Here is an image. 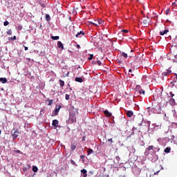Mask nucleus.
Wrapping results in <instances>:
<instances>
[{
	"label": "nucleus",
	"instance_id": "40",
	"mask_svg": "<svg viewBox=\"0 0 177 177\" xmlns=\"http://www.w3.org/2000/svg\"><path fill=\"white\" fill-rule=\"evenodd\" d=\"M80 158H81L82 160H84V158H85V156L81 155V156H80Z\"/></svg>",
	"mask_w": 177,
	"mask_h": 177
},
{
	"label": "nucleus",
	"instance_id": "38",
	"mask_svg": "<svg viewBox=\"0 0 177 177\" xmlns=\"http://www.w3.org/2000/svg\"><path fill=\"white\" fill-rule=\"evenodd\" d=\"M16 39V36H14L13 37H11L12 41H15Z\"/></svg>",
	"mask_w": 177,
	"mask_h": 177
},
{
	"label": "nucleus",
	"instance_id": "20",
	"mask_svg": "<svg viewBox=\"0 0 177 177\" xmlns=\"http://www.w3.org/2000/svg\"><path fill=\"white\" fill-rule=\"evenodd\" d=\"M45 19H46V21H50V15H49L48 14H46Z\"/></svg>",
	"mask_w": 177,
	"mask_h": 177
},
{
	"label": "nucleus",
	"instance_id": "9",
	"mask_svg": "<svg viewBox=\"0 0 177 177\" xmlns=\"http://www.w3.org/2000/svg\"><path fill=\"white\" fill-rule=\"evenodd\" d=\"M52 125H53V127H59V120H53Z\"/></svg>",
	"mask_w": 177,
	"mask_h": 177
},
{
	"label": "nucleus",
	"instance_id": "26",
	"mask_svg": "<svg viewBox=\"0 0 177 177\" xmlns=\"http://www.w3.org/2000/svg\"><path fill=\"white\" fill-rule=\"evenodd\" d=\"M91 24H93L94 26H96L97 27L99 26V24H97V21H95V22H91Z\"/></svg>",
	"mask_w": 177,
	"mask_h": 177
},
{
	"label": "nucleus",
	"instance_id": "46",
	"mask_svg": "<svg viewBox=\"0 0 177 177\" xmlns=\"http://www.w3.org/2000/svg\"><path fill=\"white\" fill-rule=\"evenodd\" d=\"M16 151V153H21L20 150H17V151Z\"/></svg>",
	"mask_w": 177,
	"mask_h": 177
},
{
	"label": "nucleus",
	"instance_id": "41",
	"mask_svg": "<svg viewBox=\"0 0 177 177\" xmlns=\"http://www.w3.org/2000/svg\"><path fill=\"white\" fill-rule=\"evenodd\" d=\"M77 49H81V46H80V44H77Z\"/></svg>",
	"mask_w": 177,
	"mask_h": 177
},
{
	"label": "nucleus",
	"instance_id": "37",
	"mask_svg": "<svg viewBox=\"0 0 177 177\" xmlns=\"http://www.w3.org/2000/svg\"><path fill=\"white\" fill-rule=\"evenodd\" d=\"M17 28L20 31V30H22L23 28L21 26H19L17 27Z\"/></svg>",
	"mask_w": 177,
	"mask_h": 177
},
{
	"label": "nucleus",
	"instance_id": "43",
	"mask_svg": "<svg viewBox=\"0 0 177 177\" xmlns=\"http://www.w3.org/2000/svg\"><path fill=\"white\" fill-rule=\"evenodd\" d=\"M52 103H53V100H50V102H49V104H48L50 106V104H52Z\"/></svg>",
	"mask_w": 177,
	"mask_h": 177
},
{
	"label": "nucleus",
	"instance_id": "16",
	"mask_svg": "<svg viewBox=\"0 0 177 177\" xmlns=\"http://www.w3.org/2000/svg\"><path fill=\"white\" fill-rule=\"evenodd\" d=\"M104 114L106 115V117H111V113L109 112V111H104Z\"/></svg>",
	"mask_w": 177,
	"mask_h": 177
},
{
	"label": "nucleus",
	"instance_id": "50",
	"mask_svg": "<svg viewBox=\"0 0 177 177\" xmlns=\"http://www.w3.org/2000/svg\"><path fill=\"white\" fill-rule=\"evenodd\" d=\"M172 139V140H174V139H175V136H173V138H171Z\"/></svg>",
	"mask_w": 177,
	"mask_h": 177
},
{
	"label": "nucleus",
	"instance_id": "44",
	"mask_svg": "<svg viewBox=\"0 0 177 177\" xmlns=\"http://www.w3.org/2000/svg\"><path fill=\"white\" fill-rule=\"evenodd\" d=\"M115 159L117 160V161H119V160H120V156H116V157H115Z\"/></svg>",
	"mask_w": 177,
	"mask_h": 177
},
{
	"label": "nucleus",
	"instance_id": "1",
	"mask_svg": "<svg viewBox=\"0 0 177 177\" xmlns=\"http://www.w3.org/2000/svg\"><path fill=\"white\" fill-rule=\"evenodd\" d=\"M77 115H78V109L71 106L69 109V120L72 123L77 122Z\"/></svg>",
	"mask_w": 177,
	"mask_h": 177
},
{
	"label": "nucleus",
	"instance_id": "17",
	"mask_svg": "<svg viewBox=\"0 0 177 177\" xmlns=\"http://www.w3.org/2000/svg\"><path fill=\"white\" fill-rule=\"evenodd\" d=\"M75 81H76V82H84V80L82 77H76L75 79Z\"/></svg>",
	"mask_w": 177,
	"mask_h": 177
},
{
	"label": "nucleus",
	"instance_id": "28",
	"mask_svg": "<svg viewBox=\"0 0 177 177\" xmlns=\"http://www.w3.org/2000/svg\"><path fill=\"white\" fill-rule=\"evenodd\" d=\"M172 6H173L174 8H175L176 6H177V0H176L175 2H174V3H172Z\"/></svg>",
	"mask_w": 177,
	"mask_h": 177
},
{
	"label": "nucleus",
	"instance_id": "42",
	"mask_svg": "<svg viewBox=\"0 0 177 177\" xmlns=\"http://www.w3.org/2000/svg\"><path fill=\"white\" fill-rule=\"evenodd\" d=\"M173 127H174L175 128H177V124L176 123H173Z\"/></svg>",
	"mask_w": 177,
	"mask_h": 177
},
{
	"label": "nucleus",
	"instance_id": "15",
	"mask_svg": "<svg viewBox=\"0 0 177 177\" xmlns=\"http://www.w3.org/2000/svg\"><path fill=\"white\" fill-rule=\"evenodd\" d=\"M75 149H77V144H71V149L72 151H74V150H75Z\"/></svg>",
	"mask_w": 177,
	"mask_h": 177
},
{
	"label": "nucleus",
	"instance_id": "18",
	"mask_svg": "<svg viewBox=\"0 0 177 177\" xmlns=\"http://www.w3.org/2000/svg\"><path fill=\"white\" fill-rule=\"evenodd\" d=\"M167 32H169V30L166 29L164 31L160 32V35H165V34H167Z\"/></svg>",
	"mask_w": 177,
	"mask_h": 177
},
{
	"label": "nucleus",
	"instance_id": "22",
	"mask_svg": "<svg viewBox=\"0 0 177 177\" xmlns=\"http://www.w3.org/2000/svg\"><path fill=\"white\" fill-rule=\"evenodd\" d=\"M170 152H171V148H170V147H166V148L165 149V153H170Z\"/></svg>",
	"mask_w": 177,
	"mask_h": 177
},
{
	"label": "nucleus",
	"instance_id": "29",
	"mask_svg": "<svg viewBox=\"0 0 177 177\" xmlns=\"http://www.w3.org/2000/svg\"><path fill=\"white\" fill-rule=\"evenodd\" d=\"M97 21L98 26H100V24L103 23V21H102L101 19H98Z\"/></svg>",
	"mask_w": 177,
	"mask_h": 177
},
{
	"label": "nucleus",
	"instance_id": "3",
	"mask_svg": "<svg viewBox=\"0 0 177 177\" xmlns=\"http://www.w3.org/2000/svg\"><path fill=\"white\" fill-rule=\"evenodd\" d=\"M131 64L136 67H139L142 64V58L140 57H134V61L131 62Z\"/></svg>",
	"mask_w": 177,
	"mask_h": 177
},
{
	"label": "nucleus",
	"instance_id": "27",
	"mask_svg": "<svg viewBox=\"0 0 177 177\" xmlns=\"http://www.w3.org/2000/svg\"><path fill=\"white\" fill-rule=\"evenodd\" d=\"M65 99H66V100H70V95L66 94Z\"/></svg>",
	"mask_w": 177,
	"mask_h": 177
},
{
	"label": "nucleus",
	"instance_id": "52",
	"mask_svg": "<svg viewBox=\"0 0 177 177\" xmlns=\"http://www.w3.org/2000/svg\"><path fill=\"white\" fill-rule=\"evenodd\" d=\"M131 52H133V50H131Z\"/></svg>",
	"mask_w": 177,
	"mask_h": 177
},
{
	"label": "nucleus",
	"instance_id": "35",
	"mask_svg": "<svg viewBox=\"0 0 177 177\" xmlns=\"http://www.w3.org/2000/svg\"><path fill=\"white\" fill-rule=\"evenodd\" d=\"M108 142H110L111 143H113V138L108 139Z\"/></svg>",
	"mask_w": 177,
	"mask_h": 177
},
{
	"label": "nucleus",
	"instance_id": "49",
	"mask_svg": "<svg viewBox=\"0 0 177 177\" xmlns=\"http://www.w3.org/2000/svg\"><path fill=\"white\" fill-rule=\"evenodd\" d=\"M156 109H160V106H156Z\"/></svg>",
	"mask_w": 177,
	"mask_h": 177
},
{
	"label": "nucleus",
	"instance_id": "12",
	"mask_svg": "<svg viewBox=\"0 0 177 177\" xmlns=\"http://www.w3.org/2000/svg\"><path fill=\"white\" fill-rule=\"evenodd\" d=\"M81 35H85V32L80 31V32H77V34H76L75 37H76V38H81Z\"/></svg>",
	"mask_w": 177,
	"mask_h": 177
},
{
	"label": "nucleus",
	"instance_id": "13",
	"mask_svg": "<svg viewBox=\"0 0 177 177\" xmlns=\"http://www.w3.org/2000/svg\"><path fill=\"white\" fill-rule=\"evenodd\" d=\"M0 82H1V84H6L8 79H6V77H0Z\"/></svg>",
	"mask_w": 177,
	"mask_h": 177
},
{
	"label": "nucleus",
	"instance_id": "7",
	"mask_svg": "<svg viewBox=\"0 0 177 177\" xmlns=\"http://www.w3.org/2000/svg\"><path fill=\"white\" fill-rule=\"evenodd\" d=\"M61 109H62V106H60V105H58L55 107V109L54 110L55 115H57V114L59 113V111H60Z\"/></svg>",
	"mask_w": 177,
	"mask_h": 177
},
{
	"label": "nucleus",
	"instance_id": "5",
	"mask_svg": "<svg viewBox=\"0 0 177 177\" xmlns=\"http://www.w3.org/2000/svg\"><path fill=\"white\" fill-rule=\"evenodd\" d=\"M136 93H139V95H145V91L142 89L140 86H137L136 87Z\"/></svg>",
	"mask_w": 177,
	"mask_h": 177
},
{
	"label": "nucleus",
	"instance_id": "39",
	"mask_svg": "<svg viewBox=\"0 0 177 177\" xmlns=\"http://www.w3.org/2000/svg\"><path fill=\"white\" fill-rule=\"evenodd\" d=\"M174 61L176 62V63H177V55H174Z\"/></svg>",
	"mask_w": 177,
	"mask_h": 177
},
{
	"label": "nucleus",
	"instance_id": "31",
	"mask_svg": "<svg viewBox=\"0 0 177 177\" xmlns=\"http://www.w3.org/2000/svg\"><path fill=\"white\" fill-rule=\"evenodd\" d=\"M93 59V54H91L90 57L88 58V60H92Z\"/></svg>",
	"mask_w": 177,
	"mask_h": 177
},
{
	"label": "nucleus",
	"instance_id": "23",
	"mask_svg": "<svg viewBox=\"0 0 177 177\" xmlns=\"http://www.w3.org/2000/svg\"><path fill=\"white\" fill-rule=\"evenodd\" d=\"M51 38H52L54 41H57V39H59V36H51Z\"/></svg>",
	"mask_w": 177,
	"mask_h": 177
},
{
	"label": "nucleus",
	"instance_id": "51",
	"mask_svg": "<svg viewBox=\"0 0 177 177\" xmlns=\"http://www.w3.org/2000/svg\"><path fill=\"white\" fill-rule=\"evenodd\" d=\"M74 162H75L74 160H72V164H74Z\"/></svg>",
	"mask_w": 177,
	"mask_h": 177
},
{
	"label": "nucleus",
	"instance_id": "11",
	"mask_svg": "<svg viewBox=\"0 0 177 177\" xmlns=\"http://www.w3.org/2000/svg\"><path fill=\"white\" fill-rule=\"evenodd\" d=\"M57 47L61 48L62 50H63L64 49V46H63V43H62V41H57Z\"/></svg>",
	"mask_w": 177,
	"mask_h": 177
},
{
	"label": "nucleus",
	"instance_id": "8",
	"mask_svg": "<svg viewBox=\"0 0 177 177\" xmlns=\"http://www.w3.org/2000/svg\"><path fill=\"white\" fill-rule=\"evenodd\" d=\"M149 23H150V18H147L142 20V24H144V26H147Z\"/></svg>",
	"mask_w": 177,
	"mask_h": 177
},
{
	"label": "nucleus",
	"instance_id": "10",
	"mask_svg": "<svg viewBox=\"0 0 177 177\" xmlns=\"http://www.w3.org/2000/svg\"><path fill=\"white\" fill-rule=\"evenodd\" d=\"M81 174H82L84 177H87L88 176V171L85 169H83L81 170Z\"/></svg>",
	"mask_w": 177,
	"mask_h": 177
},
{
	"label": "nucleus",
	"instance_id": "4",
	"mask_svg": "<svg viewBox=\"0 0 177 177\" xmlns=\"http://www.w3.org/2000/svg\"><path fill=\"white\" fill-rule=\"evenodd\" d=\"M19 133H20V131H19V129H12V131H11V135L14 140H16V139H17L19 136Z\"/></svg>",
	"mask_w": 177,
	"mask_h": 177
},
{
	"label": "nucleus",
	"instance_id": "47",
	"mask_svg": "<svg viewBox=\"0 0 177 177\" xmlns=\"http://www.w3.org/2000/svg\"><path fill=\"white\" fill-rule=\"evenodd\" d=\"M129 73H132V69H129Z\"/></svg>",
	"mask_w": 177,
	"mask_h": 177
},
{
	"label": "nucleus",
	"instance_id": "36",
	"mask_svg": "<svg viewBox=\"0 0 177 177\" xmlns=\"http://www.w3.org/2000/svg\"><path fill=\"white\" fill-rule=\"evenodd\" d=\"M166 15H169V9H167V10H166Z\"/></svg>",
	"mask_w": 177,
	"mask_h": 177
},
{
	"label": "nucleus",
	"instance_id": "19",
	"mask_svg": "<svg viewBox=\"0 0 177 177\" xmlns=\"http://www.w3.org/2000/svg\"><path fill=\"white\" fill-rule=\"evenodd\" d=\"M120 55L123 57H125V59H127L128 57V54L124 53V52H120Z\"/></svg>",
	"mask_w": 177,
	"mask_h": 177
},
{
	"label": "nucleus",
	"instance_id": "24",
	"mask_svg": "<svg viewBox=\"0 0 177 177\" xmlns=\"http://www.w3.org/2000/svg\"><path fill=\"white\" fill-rule=\"evenodd\" d=\"M92 153H93V151L92 150V149H88V150L87 151L88 156H89L90 154H92Z\"/></svg>",
	"mask_w": 177,
	"mask_h": 177
},
{
	"label": "nucleus",
	"instance_id": "53",
	"mask_svg": "<svg viewBox=\"0 0 177 177\" xmlns=\"http://www.w3.org/2000/svg\"><path fill=\"white\" fill-rule=\"evenodd\" d=\"M1 130H0V135H1Z\"/></svg>",
	"mask_w": 177,
	"mask_h": 177
},
{
	"label": "nucleus",
	"instance_id": "6",
	"mask_svg": "<svg viewBox=\"0 0 177 177\" xmlns=\"http://www.w3.org/2000/svg\"><path fill=\"white\" fill-rule=\"evenodd\" d=\"M146 150H148L149 151H150V150H153V153H156L155 150H157V151H160V148H156L154 147V146L150 145L146 149Z\"/></svg>",
	"mask_w": 177,
	"mask_h": 177
},
{
	"label": "nucleus",
	"instance_id": "34",
	"mask_svg": "<svg viewBox=\"0 0 177 177\" xmlns=\"http://www.w3.org/2000/svg\"><path fill=\"white\" fill-rule=\"evenodd\" d=\"M97 64H98V66H101L102 62H100V60L97 61Z\"/></svg>",
	"mask_w": 177,
	"mask_h": 177
},
{
	"label": "nucleus",
	"instance_id": "14",
	"mask_svg": "<svg viewBox=\"0 0 177 177\" xmlns=\"http://www.w3.org/2000/svg\"><path fill=\"white\" fill-rule=\"evenodd\" d=\"M127 117L131 118V117H132L133 115V112L132 111H128L127 112Z\"/></svg>",
	"mask_w": 177,
	"mask_h": 177
},
{
	"label": "nucleus",
	"instance_id": "25",
	"mask_svg": "<svg viewBox=\"0 0 177 177\" xmlns=\"http://www.w3.org/2000/svg\"><path fill=\"white\" fill-rule=\"evenodd\" d=\"M32 171L33 172H37L38 171V167L33 166Z\"/></svg>",
	"mask_w": 177,
	"mask_h": 177
},
{
	"label": "nucleus",
	"instance_id": "48",
	"mask_svg": "<svg viewBox=\"0 0 177 177\" xmlns=\"http://www.w3.org/2000/svg\"><path fill=\"white\" fill-rule=\"evenodd\" d=\"M28 49V47H25V50H27Z\"/></svg>",
	"mask_w": 177,
	"mask_h": 177
},
{
	"label": "nucleus",
	"instance_id": "21",
	"mask_svg": "<svg viewBox=\"0 0 177 177\" xmlns=\"http://www.w3.org/2000/svg\"><path fill=\"white\" fill-rule=\"evenodd\" d=\"M59 85L62 88H63V86H64V81L62 80H59Z\"/></svg>",
	"mask_w": 177,
	"mask_h": 177
},
{
	"label": "nucleus",
	"instance_id": "32",
	"mask_svg": "<svg viewBox=\"0 0 177 177\" xmlns=\"http://www.w3.org/2000/svg\"><path fill=\"white\" fill-rule=\"evenodd\" d=\"M162 74V75H165V76L169 75V73L168 71L167 72H163Z\"/></svg>",
	"mask_w": 177,
	"mask_h": 177
},
{
	"label": "nucleus",
	"instance_id": "33",
	"mask_svg": "<svg viewBox=\"0 0 177 177\" xmlns=\"http://www.w3.org/2000/svg\"><path fill=\"white\" fill-rule=\"evenodd\" d=\"M7 34H8V35H12V30H8L7 31Z\"/></svg>",
	"mask_w": 177,
	"mask_h": 177
},
{
	"label": "nucleus",
	"instance_id": "45",
	"mask_svg": "<svg viewBox=\"0 0 177 177\" xmlns=\"http://www.w3.org/2000/svg\"><path fill=\"white\" fill-rule=\"evenodd\" d=\"M122 32H128V30H122Z\"/></svg>",
	"mask_w": 177,
	"mask_h": 177
},
{
	"label": "nucleus",
	"instance_id": "30",
	"mask_svg": "<svg viewBox=\"0 0 177 177\" xmlns=\"http://www.w3.org/2000/svg\"><path fill=\"white\" fill-rule=\"evenodd\" d=\"M3 26H9V21H6L3 22Z\"/></svg>",
	"mask_w": 177,
	"mask_h": 177
},
{
	"label": "nucleus",
	"instance_id": "2",
	"mask_svg": "<svg viewBox=\"0 0 177 177\" xmlns=\"http://www.w3.org/2000/svg\"><path fill=\"white\" fill-rule=\"evenodd\" d=\"M170 95H166V97L165 98V102L167 103H169L171 106H175V99L174 97L175 96V94H174L172 92L169 93Z\"/></svg>",
	"mask_w": 177,
	"mask_h": 177
}]
</instances>
